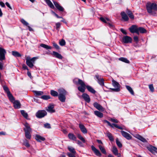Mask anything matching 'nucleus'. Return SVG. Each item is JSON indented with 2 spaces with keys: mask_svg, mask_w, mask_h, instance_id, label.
Instances as JSON below:
<instances>
[{
  "mask_svg": "<svg viewBox=\"0 0 157 157\" xmlns=\"http://www.w3.org/2000/svg\"><path fill=\"white\" fill-rule=\"evenodd\" d=\"M146 8L148 13L151 15H155L157 10V5L154 3L148 2L146 5Z\"/></svg>",
  "mask_w": 157,
  "mask_h": 157,
  "instance_id": "nucleus-1",
  "label": "nucleus"
},
{
  "mask_svg": "<svg viewBox=\"0 0 157 157\" xmlns=\"http://www.w3.org/2000/svg\"><path fill=\"white\" fill-rule=\"evenodd\" d=\"M10 101L13 103L14 107L15 109H18L20 108L21 104L20 101L17 100H15V98L11 94H10Z\"/></svg>",
  "mask_w": 157,
  "mask_h": 157,
  "instance_id": "nucleus-2",
  "label": "nucleus"
},
{
  "mask_svg": "<svg viewBox=\"0 0 157 157\" xmlns=\"http://www.w3.org/2000/svg\"><path fill=\"white\" fill-rule=\"evenodd\" d=\"M38 58V57H34L31 59L27 58L26 59V63L30 68H32L34 66L33 64L35 61Z\"/></svg>",
  "mask_w": 157,
  "mask_h": 157,
  "instance_id": "nucleus-3",
  "label": "nucleus"
},
{
  "mask_svg": "<svg viewBox=\"0 0 157 157\" xmlns=\"http://www.w3.org/2000/svg\"><path fill=\"white\" fill-rule=\"evenodd\" d=\"M112 85L115 88H111L113 91L115 92H119L120 91V85L117 82L113 79L112 80Z\"/></svg>",
  "mask_w": 157,
  "mask_h": 157,
  "instance_id": "nucleus-4",
  "label": "nucleus"
},
{
  "mask_svg": "<svg viewBox=\"0 0 157 157\" xmlns=\"http://www.w3.org/2000/svg\"><path fill=\"white\" fill-rule=\"evenodd\" d=\"M47 114L45 110H41L38 111L36 113V116L38 118H42L44 117Z\"/></svg>",
  "mask_w": 157,
  "mask_h": 157,
  "instance_id": "nucleus-5",
  "label": "nucleus"
},
{
  "mask_svg": "<svg viewBox=\"0 0 157 157\" xmlns=\"http://www.w3.org/2000/svg\"><path fill=\"white\" fill-rule=\"evenodd\" d=\"M6 53L5 50L0 47V61H2L5 59V55Z\"/></svg>",
  "mask_w": 157,
  "mask_h": 157,
  "instance_id": "nucleus-6",
  "label": "nucleus"
},
{
  "mask_svg": "<svg viewBox=\"0 0 157 157\" xmlns=\"http://www.w3.org/2000/svg\"><path fill=\"white\" fill-rule=\"evenodd\" d=\"M132 38L127 36H124L122 38V41L124 43L127 44L131 43L132 42Z\"/></svg>",
  "mask_w": 157,
  "mask_h": 157,
  "instance_id": "nucleus-7",
  "label": "nucleus"
},
{
  "mask_svg": "<svg viewBox=\"0 0 157 157\" xmlns=\"http://www.w3.org/2000/svg\"><path fill=\"white\" fill-rule=\"evenodd\" d=\"M100 20L101 21L107 24L110 27L113 26V25L109 22L110 21V20L109 19L107 18H104L103 17H101L100 18Z\"/></svg>",
  "mask_w": 157,
  "mask_h": 157,
  "instance_id": "nucleus-8",
  "label": "nucleus"
},
{
  "mask_svg": "<svg viewBox=\"0 0 157 157\" xmlns=\"http://www.w3.org/2000/svg\"><path fill=\"white\" fill-rule=\"evenodd\" d=\"M91 148L93 151L97 156L100 157L102 155L101 152L99 150L96 149L94 146H91Z\"/></svg>",
  "mask_w": 157,
  "mask_h": 157,
  "instance_id": "nucleus-9",
  "label": "nucleus"
},
{
  "mask_svg": "<svg viewBox=\"0 0 157 157\" xmlns=\"http://www.w3.org/2000/svg\"><path fill=\"white\" fill-rule=\"evenodd\" d=\"M73 82L76 85L79 84L81 86L86 85L84 82L82 80L79 79H75L73 80Z\"/></svg>",
  "mask_w": 157,
  "mask_h": 157,
  "instance_id": "nucleus-10",
  "label": "nucleus"
},
{
  "mask_svg": "<svg viewBox=\"0 0 157 157\" xmlns=\"http://www.w3.org/2000/svg\"><path fill=\"white\" fill-rule=\"evenodd\" d=\"M94 106L96 109L99 111H104V108L99 104L97 102H94L93 104Z\"/></svg>",
  "mask_w": 157,
  "mask_h": 157,
  "instance_id": "nucleus-11",
  "label": "nucleus"
},
{
  "mask_svg": "<svg viewBox=\"0 0 157 157\" xmlns=\"http://www.w3.org/2000/svg\"><path fill=\"white\" fill-rule=\"evenodd\" d=\"M121 133L122 136L128 140L131 139L132 136L127 132L124 131H121Z\"/></svg>",
  "mask_w": 157,
  "mask_h": 157,
  "instance_id": "nucleus-12",
  "label": "nucleus"
},
{
  "mask_svg": "<svg viewBox=\"0 0 157 157\" xmlns=\"http://www.w3.org/2000/svg\"><path fill=\"white\" fill-rule=\"evenodd\" d=\"M79 126L81 131L83 133L86 134L87 133V129L83 124L80 123L79 124Z\"/></svg>",
  "mask_w": 157,
  "mask_h": 157,
  "instance_id": "nucleus-13",
  "label": "nucleus"
},
{
  "mask_svg": "<svg viewBox=\"0 0 157 157\" xmlns=\"http://www.w3.org/2000/svg\"><path fill=\"white\" fill-rule=\"evenodd\" d=\"M96 77L98 80V82L99 84L101 86H103L104 85V79L103 78H101L98 75H96Z\"/></svg>",
  "mask_w": 157,
  "mask_h": 157,
  "instance_id": "nucleus-14",
  "label": "nucleus"
},
{
  "mask_svg": "<svg viewBox=\"0 0 157 157\" xmlns=\"http://www.w3.org/2000/svg\"><path fill=\"white\" fill-rule=\"evenodd\" d=\"M82 97L84 100L87 102H89L90 101V98L88 95L86 93H84L82 95Z\"/></svg>",
  "mask_w": 157,
  "mask_h": 157,
  "instance_id": "nucleus-15",
  "label": "nucleus"
},
{
  "mask_svg": "<svg viewBox=\"0 0 157 157\" xmlns=\"http://www.w3.org/2000/svg\"><path fill=\"white\" fill-rule=\"evenodd\" d=\"M54 107L53 105H50L48 107L46 110L50 113H53L55 112V110L53 109Z\"/></svg>",
  "mask_w": 157,
  "mask_h": 157,
  "instance_id": "nucleus-16",
  "label": "nucleus"
},
{
  "mask_svg": "<svg viewBox=\"0 0 157 157\" xmlns=\"http://www.w3.org/2000/svg\"><path fill=\"white\" fill-rule=\"evenodd\" d=\"M35 138L37 141L39 142H40L41 141H44L45 140L44 137L38 134L36 135Z\"/></svg>",
  "mask_w": 157,
  "mask_h": 157,
  "instance_id": "nucleus-17",
  "label": "nucleus"
},
{
  "mask_svg": "<svg viewBox=\"0 0 157 157\" xmlns=\"http://www.w3.org/2000/svg\"><path fill=\"white\" fill-rule=\"evenodd\" d=\"M134 136L143 142L145 143L147 142V140L145 138L139 134H136Z\"/></svg>",
  "mask_w": 157,
  "mask_h": 157,
  "instance_id": "nucleus-18",
  "label": "nucleus"
},
{
  "mask_svg": "<svg viewBox=\"0 0 157 157\" xmlns=\"http://www.w3.org/2000/svg\"><path fill=\"white\" fill-rule=\"evenodd\" d=\"M138 28L136 25H133L129 28V29L131 33H134L138 29Z\"/></svg>",
  "mask_w": 157,
  "mask_h": 157,
  "instance_id": "nucleus-19",
  "label": "nucleus"
},
{
  "mask_svg": "<svg viewBox=\"0 0 157 157\" xmlns=\"http://www.w3.org/2000/svg\"><path fill=\"white\" fill-rule=\"evenodd\" d=\"M24 125L25 127V128L24 129L25 132L32 131V129L28 123L27 122L25 123L24 124Z\"/></svg>",
  "mask_w": 157,
  "mask_h": 157,
  "instance_id": "nucleus-20",
  "label": "nucleus"
},
{
  "mask_svg": "<svg viewBox=\"0 0 157 157\" xmlns=\"http://www.w3.org/2000/svg\"><path fill=\"white\" fill-rule=\"evenodd\" d=\"M53 2L56 7L59 11H63L64 10L63 8L59 5L56 2L53 1Z\"/></svg>",
  "mask_w": 157,
  "mask_h": 157,
  "instance_id": "nucleus-21",
  "label": "nucleus"
},
{
  "mask_svg": "<svg viewBox=\"0 0 157 157\" xmlns=\"http://www.w3.org/2000/svg\"><path fill=\"white\" fill-rule=\"evenodd\" d=\"M148 149L150 152L153 154L156 152L157 150V148L151 146L149 147Z\"/></svg>",
  "mask_w": 157,
  "mask_h": 157,
  "instance_id": "nucleus-22",
  "label": "nucleus"
},
{
  "mask_svg": "<svg viewBox=\"0 0 157 157\" xmlns=\"http://www.w3.org/2000/svg\"><path fill=\"white\" fill-rule=\"evenodd\" d=\"M121 14L122 19L125 21H128V17L126 14L124 12H122Z\"/></svg>",
  "mask_w": 157,
  "mask_h": 157,
  "instance_id": "nucleus-23",
  "label": "nucleus"
},
{
  "mask_svg": "<svg viewBox=\"0 0 157 157\" xmlns=\"http://www.w3.org/2000/svg\"><path fill=\"white\" fill-rule=\"evenodd\" d=\"M68 137L70 140L76 141V136L73 133H70L68 134Z\"/></svg>",
  "mask_w": 157,
  "mask_h": 157,
  "instance_id": "nucleus-24",
  "label": "nucleus"
},
{
  "mask_svg": "<svg viewBox=\"0 0 157 157\" xmlns=\"http://www.w3.org/2000/svg\"><path fill=\"white\" fill-rule=\"evenodd\" d=\"M58 92L59 93V95H66V91L63 89H59L58 90Z\"/></svg>",
  "mask_w": 157,
  "mask_h": 157,
  "instance_id": "nucleus-25",
  "label": "nucleus"
},
{
  "mask_svg": "<svg viewBox=\"0 0 157 157\" xmlns=\"http://www.w3.org/2000/svg\"><path fill=\"white\" fill-rule=\"evenodd\" d=\"M98 147L101 152L103 154L106 155L107 153L104 147L101 145L100 144L98 145Z\"/></svg>",
  "mask_w": 157,
  "mask_h": 157,
  "instance_id": "nucleus-26",
  "label": "nucleus"
},
{
  "mask_svg": "<svg viewBox=\"0 0 157 157\" xmlns=\"http://www.w3.org/2000/svg\"><path fill=\"white\" fill-rule=\"evenodd\" d=\"M3 87L5 92L7 93L9 98L10 99V92L8 88L6 85L3 86Z\"/></svg>",
  "mask_w": 157,
  "mask_h": 157,
  "instance_id": "nucleus-27",
  "label": "nucleus"
},
{
  "mask_svg": "<svg viewBox=\"0 0 157 157\" xmlns=\"http://www.w3.org/2000/svg\"><path fill=\"white\" fill-rule=\"evenodd\" d=\"M87 90L90 92L94 94L96 93L95 90L91 86H86Z\"/></svg>",
  "mask_w": 157,
  "mask_h": 157,
  "instance_id": "nucleus-28",
  "label": "nucleus"
},
{
  "mask_svg": "<svg viewBox=\"0 0 157 157\" xmlns=\"http://www.w3.org/2000/svg\"><path fill=\"white\" fill-rule=\"evenodd\" d=\"M45 1L46 2L47 4V5H48V6L49 7H50L51 8H54V6L50 0H45Z\"/></svg>",
  "mask_w": 157,
  "mask_h": 157,
  "instance_id": "nucleus-29",
  "label": "nucleus"
},
{
  "mask_svg": "<svg viewBox=\"0 0 157 157\" xmlns=\"http://www.w3.org/2000/svg\"><path fill=\"white\" fill-rule=\"evenodd\" d=\"M53 54L58 59H61L63 58V57L61 55L57 52H53Z\"/></svg>",
  "mask_w": 157,
  "mask_h": 157,
  "instance_id": "nucleus-30",
  "label": "nucleus"
},
{
  "mask_svg": "<svg viewBox=\"0 0 157 157\" xmlns=\"http://www.w3.org/2000/svg\"><path fill=\"white\" fill-rule=\"evenodd\" d=\"M66 95H59L58 98L59 100L62 102H64L66 100Z\"/></svg>",
  "mask_w": 157,
  "mask_h": 157,
  "instance_id": "nucleus-31",
  "label": "nucleus"
},
{
  "mask_svg": "<svg viewBox=\"0 0 157 157\" xmlns=\"http://www.w3.org/2000/svg\"><path fill=\"white\" fill-rule=\"evenodd\" d=\"M94 113L97 116L100 118H102L103 117V114L99 111H95Z\"/></svg>",
  "mask_w": 157,
  "mask_h": 157,
  "instance_id": "nucleus-32",
  "label": "nucleus"
},
{
  "mask_svg": "<svg viewBox=\"0 0 157 157\" xmlns=\"http://www.w3.org/2000/svg\"><path fill=\"white\" fill-rule=\"evenodd\" d=\"M12 55L15 57H20L21 56V55L18 52L16 51H12Z\"/></svg>",
  "mask_w": 157,
  "mask_h": 157,
  "instance_id": "nucleus-33",
  "label": "nucleus"
},
{
  "mask_svg": "<svg viewBox=\"0 0 157 157\" xmlns=\"http://www.w3.org/2000/svg\"><path fill=\"white\" fill-rule=\"evenodd\" d=\"M86 86H78V90L81 92L83 93L85 92V87Z\"/></svg>",
  "mask_w": 157,
  "mask_h": 157,
  "instance_id": "nucleus-34",
  "label": "nucleus"
},
{
  "mask_svg": "<svg viewBox=\"0 0 157 157\" xmlns=\"http://www.w3.org/2000/svg\"><path fill=\"white\" fill-rule=\"evenodd\" d=\"M126 13L130 18L132 19L134 18V16L132 13L130 11L128 10L126 11Z\"/></svg>",
  "mask_w": 157,
  "mask_h": 157,
  "instance_id": "nucleus-35",
  "label": "nucleus"
},
{
  "mask_svg": "<svg viewBox=\"0 0 157 157\" xmlns=\"http://www.w3.org/2000/svg\"><path fill=\"white\" fill-rule=\"evenodd\" d=\"M40 46L47 49H51L52 48V47L50 46H49L43 44H41L40 45Z\"/></svg>",
  "mask_w": 157,
  "mask_h": 157,
  "instance_id": "nucleus-36",
  "label": "nucleus"
},
{
  "mask_svg": "<svg viewBox=\"0 0 157 157\" xmlns=\"http://www.w3.org/2000/svg\"><path fill=\"white\" fill-rule=\"evenodd\" d=\"M34 93L36 96L41 95L43 94V92L41 91H34Z\"/></svg>",
  "mask_w": 157,
  "mask_h": 157,
  "instance_id": "nucleus-37",
  "label": "nucleus"
},
{
  "mask_svg": "<svg viewBox=\"0 0 157 157\" xmlns=\"http://www.w3.org/2000/svg\"><path fill=\"white\" fill-rule=\"evenodd\" d=\"M119 60L126 63H129V61L128 60L124 57L120 58H119Z\"/></svg>",
  "mask_w": 157,
  "mask_h": 157,
  "instance_id": "nucleus-38",
  "label": "nucleus"
},
{
  "mask_svg": "<svg viewBox=\"0 0 157 157\" xmlns=\"http://www.w3.org/2000/svg\"><path fill=\"white\" fill-rule=\"evenodd\" d=\"M25 132V136L26 138L29 139H30L31 137V136L30 135V132Z\"/></svg>",
  "mask_w": 157,
  "mask_h": 157,
  "instance_id": "nucleus-39",
  "label": "nucleus"
},
{
  "mask_svg": "<svg viewBox=\"0 0 157 157\" xmlns=\"http://www.w3.org/2000/svg\"><path fill=\"white\" fill-rule=\"evenodd\" d=\"M51 94L54 97H57L58 95V92L54 90L51 91Z\"/></svg>",
  "mask_w": 157,
  "mask_h": 157,
  "instance_id": "nucleus-40",
  "label": "nucleus"
},
{
  "mask_svg": "<svg viewBox=\"0 0 157 157\" xmlns=\"http://www.w3.org/2000/svg\"><path fill=\"white\" fill-rule=\"evenodd\" d=\"M126 88L128 91L132 95H134V92L132 88L130 86H126Z\"/></svg>",
  "mask_w": 157,
  "mask_h": 157,
  "instance_id": "nucleus-41",
  "label": "nucleus"
},
{
  "mask_svg": "<svg viewBox=\"0 0 157 157\" xmlns=\"http://www.w3.org/2000/svg\"><path fill=\"white\" fill-rule=\"evenodd\" d=\"M21 114L22 116L25 118L27 119L28 115L27 113L25 112V111L23 110H21Z\"/></svg>",
  "mask_w": 157,
  "mask_h": 157,
  "instance_id": "nucleus-42",
  "label": "nucleus"
},
{
  "mask_svg": "<svg viewBox=\"0 0 157 157\" xmlns=\"http://www.w3.org/2000/svg\"><path fill=\"white\" fill-rule=\"evenodd\" d=\"M112 151L115 155L117 154L118 153L117 149L115 146H113Z\"/></svg>",
  "mask_w": 157,
  "mask_h": 157,
  "instance_id": "nucleus-43",
  "label": "nucleus"
},
{
  "mask_svg": "<svg viewBox=\"0 0 157 157\" xmlns=\"http://www.w3.org/2000/svg\"><path fill=\"white\" fill-rule=\"evenodd\" d=\"M138 30L141 33H144L146 32V30L142 27H139L138 28Z\"/></svg>",
  "mask_w": 157,
  "mask_h": 157,
  "instance_id": "nucleus-44",
  "label": "nucleus"
},
{
  "mask_svg": "<svg viewBox=\"0 0 157 157\" xmlns=\"http://www.w3.org/2000/svg\"><path fill=\"white\" fill-rule=\"evenodd\" d=\"M77 137L79 139L82 141L83 143H85V140L80 134H77Z\"/></svg>",
  "mask_w": 157,
  "mask_h": 157,
  "instance_id": "nucleus-45",
  "label": "nucleus"
},
{
  "mask_svg": "<svg viewBox=\"0 0 157 157\" xmlns=\"http://www.w3.org/2000/svg\"><path fill=\"white\" fill-rule=\"evenodd\" d=\"M68 150L72 153L74 154H75L76 153V151H75V149L73 147H68Z\"/></svg>",
  "mask_w": 157,
  "mask_h": 157,
  "instance_id": "nucleus-46",
  "label": "nucleus"
},
{
  "mask_svg": "<svg viewBox=\"0 0 157 157\" xmlns=\"http://www.w3.org/2000/svg\"><path fill=\"white\" fill-rule=\"evenodd\" d=\"M107 136L110 140L113 141V138L110 133L109 132L107 133Z\"/></svg>",
  "mask_w": 157,
  "mask_h": 157,
  "instance_id": "nucleus-47",
  "label": "nucleus"
},
{
  "mask_svg": "<svg viewBox=\"0 0 157 157\" xmlns=\"http://www.w3.org/2000/svg\"><path fill=\"white\" fill-rule=\"evenodd\" d=\"M41 98L44 100H48L50 98V97L48 95H44L42 96Z\"/></svg>",
  "mask_w": 157,
  "mask_h": 157,
  "instance_id": "nucleus-48",
  "label": "nucleus"
},
{
  "mask_svg": "<svg viewBox=\"0 0 157 157\" xmlns=\"http://www.w3.org/2000/svg\"><path fill=\"white\" fill-rule=\"evenodd\" d=\"M59 44L60 45L63 46L65 44L66 42L64 40L62 39L60 41H59Z\"/></svg>",
  "mask_w": 157,
  "mask_h": 157,
  "instance_id": "nucleus-49",
  "label": "nucleus"
},
{
  "mask_svg": "<svg viewBox=\"0 0 157 157\" xmlns=\"http://www.w3.org/2000/svg\"><path fill=\"white\" fill-rule=\"evenodd\" d=\"M24 144L26 147H30V145L29 143L26 140H25L24 142Z\"/></svg>",
  "mask_w": 157,
  "mask_h": 157,
  "instance_id": "nucleus-50",
  "label": "nucleus"
},
{
  "mask_svg": "<svg viewBox=\"0 0 157 157\" xmlns=\"http://www.w3.org/2000/svg\"><path fill=\"white\" fill-rule=\"evenodd\" d=\"M21 23L24 25L27 26L29 25V23L27 22L24 19H22L21 20Z\"/></svg>",
  "mask_w": 157,
  "mask_h": 157,
  "instance_id": "nucleus-51",
  "label": "nucleus"
},
{
  "mask_svg": "<svg viewBox=\"0 0 157 157\" xmlns=\"http://www.w3.org/2000/svg\"><path fill=\"white\" fill-rule=\"evenodd\" d=\"M116 144L119 147H122V144L119 141L118 139L116 140Z\"/></svg>",
  "mask_w": 157,
  "mask_h": 157,
  "instance_id": "nucleus-52",
  "label": "nucleus"
},
{
  "mask_svg": "<svg viewBox=\"0 0 157 157\" xmlns=\"http://www.w3.org/2000/svg\"><path fill=\"white\" fill-rule=\"evenodd\" d=\"M44 127L45 128H51L50 124L47 123L44 124Z\"/></svg>",
  "mask_w": 157,
  "mask_h": 157,
  "instance_id": "nucleus-53",
  "label": "nucleus"
},
{
  "mask_svg": "<svg viewBox=\"0 0 157 157\" xmlns=\"http://www.w3.org/2000/svg\"><path fill=\"white\" fill-rule=\"evenodd\" d=\"M109 120L111 122L114 123H118V121L116 119L110 118Z\"/></svg>",
  "mask_w": 157,
  "mask_h": 157,
  "instance_id": "nucleus-54",
  "label": "nucleus"
},
{
  "mask_svg": "<svg viewBox=\"0 0 157 157\" xmlns=\"http://www.w3.org/2000/svg\"><path fill=\"white\" fill-rule=\"evenodd\" d=\"M149 88L151 92H153L154 90V88L152 84L150 85L149 86Z\"/></svg>",
  "mask_w": 157,
  "mask_h": 157,
  "instance_id": "nucleus-55",
  "label": "nucleus"
},
{
  "mask_svg": "<svg viewBox=\"0 0 157 157\" xmlns=\"http://www.w3.org/2000/svg\"><path fill=\"white\" fill-rule=\"evenodd\" d=\"M52 44H53V46H54V47L55 48H56V49H59V46L57 44H56V43H55V42H53L52 43Z\"/></svg>",
  "mask_w": 157,
  "mask_h": 157,
  "instance_id": "nucleus-56",
  "label": "nucleus"
},
{
  "mask_svg": "<svg viewBox=\"0 0 157 157\" xmlns=\"http://www.w3.org/2000/svg\"><path fill=\"white\" fill-rule=\"evenodd\" d=\"M56 29L58 30H59V27L61 25V24L60 23L58 22L56 24Z\"/></svg>",
  "mask_w": 157,
  "mask_h": 157,
  "instance_id": "nucleus-57",
  "label": "nucleus"
},
{
  "mask_svg": "<svg viewBox=\"0 0 157 157\" xmlns=\"http://www.w3.org/2000/svg\"><path fill=\"white\" fill-rule=\"evenodd\" d=\"M113 125L115 127H116L118 129H121V130L123 129V128L121 127L118 126V125L117 124H113Z\"/></svg>",
  "mask_w": 157,
  "mask_h": 157,
  "instance_id": "nucleus-58",
  "label": "nucleus"
},
{
  "mask_svg": "<svg viewBox=\"0 0 157 157\" xmlns=\"http://www.w3.org/2000/svg\"><path fill=\"white\" fill-rule=\"evenodd\" d=\"M134 41L136 43H137L139 41L138 38L137 36H135L133 38Z\"/></svg>",
  "mask_w": 157,
  "mask_h": 157,
  "instance_id": "nucleus-59",
  "label": "nucleus"
},
{
  "mask_svg": "<svg viewBox=\"0 0 157 157\" xmlns=\"http://www.w3.org/2000/svg\"><path fill=\"white\" fill-rule=\"evenodd\" d=\"M75 154H72L71 153H68L67 154L68 155L69 157H75Z\"/></svg>",
  "mask_w": 157,
  "mask_h": 157,
  "instance_id": "nucleus-60",
  "label": "nucleus"
},
{
  "mask_svg": "<svg viewBox=\"0 0 157 157\" xmlns=\"http://www.w3.org/2000/svg\"><path fill=\"white\" fill-rule=\"evenodd\" d=\"M121 31L124 34H127V33L126 31L123 29H121Z\"/></svg>",
  "mask_w": 157,
  "mask_h": 157,
  "instance_id": "nucleus-61",
  "label": "nucleus"
},
{
  "mask_svg": "<svg viewBox=\"0 0 157 157\" xmlns=\"http://www.w3.org/2000/svg\"><path fill=\"white\" fill-rule=\"evenodd\" d=\"M6 135V134L5 132L3 131L0 132V136L2 135Z\"/></svg>",
  "mask_w": 157,
  "mask_h": 157,
  "instance_id": "nucleus-62",
  "label": "nucleus"
},
{
  "mask_svg": "<svg viewBox=\"0 0 157 157\" xmlns=\"http://www.w3.org/2000/svg\"><path fill=\"white\" fill-rule=\"evenodd\" d=\"M0 5L2 7H5V5L4 3L2 2H0Z\"/></svg>",
  "mask_w": 157,
  "mask_h": 157,
  "instance_id": "nucleus-63",
  "label": "nucleus"
},
{
  "mask_svg": "<svg viewBox=\"0 0 157 157\" xmlns=\"http://www.w3.org/2000/svg\"><path fill=\"white\" fill-rule=\"evenodd\" d=\"M23 67L25 70H27L28 71L29 70L27 67L25 65H24L23 66Z\"/></svg>",
  "mask_w": 157,
  "mask_h": 157,
  "instance_id": "nucleus-64",
  "label": "nucleus"
}]
</instances>
